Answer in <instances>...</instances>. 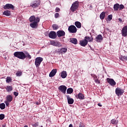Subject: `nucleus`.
<instances>
[{
	"mask_svg": "<svg viewBox=\"0 0 127 127\" xmlns=\"http://www.w3.org/2000/svg\"><path fill=\"white\" fill-rule=\"evenodd\" d=\"M125 91L123 89L120 88V87H117L115 89V93L117 96L123 95Z\"/></svg>",
	"mask_w": 127,
	"mask_h": 127,
	"instance_id": "nucleus-6",
	"label": "nucleus"
},
{
	"mask_svg": "<svg viewBox=\"0 0 127 127\" xmlns=\"http://www.w3.org/2000/svg\"><path fill=\"white\" fill-rule=\"evenodd\" d=\"M59 28V27L58 25L56 24H53V29L54 30H57Z\"/></svg>",
	"mask_w": 127,
	"mask_h": 127,
	"instance_id": "nucleus-32",
	"label": "nucleus"
},
{
	"mask_svg": "<svg viewBox=\"0 0 127 127\" xmlns=\"http://www.w3.org/2000/svg\"><path fill=\"white\" fill-rule=\"evenodd\" d=\"M94 40H95L97 42L99 43L102 42V40H103V36L99 34L98 35L96 38L94 39Z\"/></svg>",
	"mask_w": 127,
	"mask_h": 127,
	"instance_id": "nucleus-15",
	"label": "nucleus"
},
{
	"mask_svg": "<svg viewBox=\"0 0 127 127\" xmlns=\"http://www.w3.org/2000/svg\"><path fill=\"white\" fill-rule=\"evenodd\" d=\"M69 127H73V125L72 124H70L69 125Z\"/></svg>",
	"mask_w": 127,
	"mask_h": 127,
	"instance_id": "nucleus-49",
	"label": "nucleus"
},
{
	"mask_svg": "<svg viewBox=\"0 0 127 127\" xmlns=\"http://www.w3.org/2000/svg\"><path fill=\"white\" fill-rule=\"evenodd\" d=\"M120 4L119 3H116L114 5V10L117 11L119 9Z\"/></svg>",
	"mask_w": 127,
	"mask_h": 127,
	"instance_id": "nucleus-24",
	"label": "nucleus"
},
{
	"mask_svg": "<svg viewBox=\"0 0 127 127\" xmlns=\"http://www.w3.org/2000/svg\"><path fill=\"white\" fill-rule=\"evenodd\" d=\"M3 15L5 16H10L11 15V12L9 10H5L3 12Z\"/></svg>",
	"mask_w": 127,
	"mask_h": 127,
	"instance_id": "nucleus-25",
	"label": "nucleus"
},
{
	"mask_svg": "<svg viewBox=\"0 0 127 127\" xmlns=\"http://www.w3.org/2000/svg\"><path fill=\"white\" fill-rule=\"evenodd\" d=\"M74 24L75 26L78 29H80L82 27L81 23H80V22H78V21L75 22Z\"/></svg>",
	"mask_w": 127,
	"mask_h": 127,
	"instance_id": "nucleus-21",
	"label": "nucleus"
},
{
	"mask_svg": "<svg viewBox=\"0 0 127 127\" xmlns=\"http://www.w3.org/2000/svg\"><path fill=\"white\" fill-rule=\"evenodd\" d=\"M58 89L60 91H61V92L65 94L67 88L66 86H65V85H60Z\"/></svg>",
	"mask_w": 127,
	"mask_h": 127,
	"instance_id": "nucleus-11",
	"label": "nucleus"
},
{
	"mask_svg": "<svg viewBox=\"0 0 127 127\" xmlns=\"http://www.w3.org/2000/svg\"><path fill=\"white\" fill-rule=\"evenodd\" d=\"M30 26L33 29L37 28L39 26V23L40 22V17H36L34 15L31 16L29 18Z\"/></svg>",
	"mask_w": 127,
	"mask_h": 127,
	"instance_id": "nucleus-1",
	"label": "nucleus"
},
{
	"mask_svg": "<svg viewBox=\"0 0 127 127\" xmlns=\"http://www.w3.org/2000/svg\"><path fill=\"white\" fill-rule=\"evenodd\" d=\"M60 51H61L62 53H65L67 51V48H62Z\"/></svg>",
	"mask_w": 127,
	"mask_h": 127,
	"instance_id": "nucleus-35",
	"label": "nucleus"
},
{
	"mask_svg": "<svg viewBox=\"0 0 127 127\" xmlns=\"http://www.w3.org/2000/svg\"><path fill=\"white\" fill-rule=\"evenodd\" d=\"M43 60H44L43 58L41 57H37L36 58L35 61V65H36V67L37 68L39 67L40 66Z\"/></svg>",
	"mask_w": 127,
	"mask_h": 127,
	"instance_id": "nucleus-4",
	"label": "nucleus"
},
{
	"mask_svg": "<svg viewBox=\"0 0 127 127\" xmlns=\"http://www.w3.org/2000/svg\"><path fill=\"white\" fill-rule=\"evenodd\" d=\"M77 99L83 100L84 99V96L82 93H79L77 95V97H76Z\"/></svg>",
	"mask_w": 127,
	"mask_h": 127,
	"instance_id": "nucleus-19",
	"label": "nucleus"
},
{
	"mask_svg": "<svg viewBox=\"0 0 127 127\" xmlns=\"http://www.w3.org/2000/svg\"><path fill=\"white\" fill-rule=\"evenodd\" d=\"M122 35L124 37H127V25L124 26L122 30Z\"/></svg>",
	"mask_w": 127,
	"mask_h": 127,
	"instance_id": "nucleus-9",
	"label": "nucleus"
},
{
	"mask_svg": "<svg viewBox=\"0 0 127 127\" xmlns=\"http://www.w3.org/2000/svg\"><path fill=\"white\" fill-rule=\"evenodd\" d=\"M49 37L52 39H56L57 37V33L55 31H51L49 33Z\"/></svg>",
	"mask_w": 127,
	"mask_h": 127,
	"instance_id": "nucleus-8",
	"label": "nucleus"
},
{
	"mask_svg": "<svg viewBox=\"0 0 127 127\" xmlns=\"http://www.w3.org/2000/svg\"><path fill=\"white\" fill-rule=\"evenodd\" d=\"M41 127H43V126H42Z\"/></svg>",
	"mask_w": 127,
	"mask_h": 127,
	"instance_id": "nucleus-52",
	"label": "nucleus"
},
{
	"mask_svg": "<svg viewBox=\"0 0 127 127\" xmlns=\"http://www.w3.org/2000/svg\"><path fill=\"white\" fill-rule=\"evenodd\" d=\"M98 106H100V107H102V104H101L100 103H98Z\"/></svg>",
	"mask_w": 127,
	"mask_h": 127,
	"instance_id": "nucleus-50",
	"label": "nucleus"
},
{
	"mask_svg": "<svg viewBox=\"0 0 127 127\" xmlns=\"http://www.w3.org/2000/svg\"><path fill=\"white\" fill-rule=\"evenodd\" d=\"M85 37H88V38L86 40V41H88V42H93V38L92 37H91V38H90L88 36H86Z\"/></svg>",
	"mask_w": 127,
	"mask_h": 127,
	"instance_id": "nucleus-36",
	"label": "nucleus"
},
{
	"mask_svg": "<svg viewBox=\"0 0 127 127\" xmlns=\"http://www.w3.org/2000/svg\"><path fill=\"white\" fill-rule=\"evenodd\" d=\"M79 127H85V125L83 123L80 122L79 125Z\"/></svg>",
	"mask_w": 127,
	"mask_h": 127,
	"instance_id": "nucleus-42",
	"label": "nucleus"
},
{
	"mask_svg": "<svg viewBox=\"0 0 127 127\" xmlns=\"http://www.w3.org/2000/svg\"><path fill=\"white\" fill-rule=\"evenodd\" d=\"M14 95L15 97L18 96V93L17 92H14Z\"/></svg>",
	"mask_w": 127,
	"mask_h": 127,
	"instance_id": "nucleus-46",
	"label": "nucleus"
},
{
	"mask_svg": "<svg viewBox=\"0 0 127 127\" xmlns=\"http://www.w3.org/2000/svg\"><path fill=\"white\" fill-rule=\"evenodd\" d=\"M77 40L76 38H70L69 39V42L74 45H76L77 44Z\"/></svg>",
	"mask_w": 127,
	"mask_h": 127,
	"instance_id": "nucleus-20",
	"label": "nucleus"
},
{
	"mask_svg": "<svg viewBox=\"0 0 127 127\" xmlns=\"http://www.w3.org/2000/svg\"><path fill=\"white\" fill-rule=\"evenodd\" d=\"M57 72V69H54L52 70V71H51L49 73V77H54L56 73Z\"/></svg>",
	"mask_w": 127,
	"mask_h": 127,
	"instance_id": "nucleus-18",
	"label": "nucleus"
},
{
	"mask_svg": "<svg viewBox=\"0 0 127 127\" xmlns=\"http://www.w3.org/2000/svg\"><path fill=\"white\" fill-rule=\"evenodd\" d=\"M2 127H4V126H3Z\"/></svg>",
	"mask_w": 127,
	"mask_h": 127,
	"instance_id": "nucleus-55",
	"label": "nucleus"
},
{
	"mask_svg": "<svg viewBox=\"0 0 127 127\" xmlns=\"http://www.w3.org/2000/svg\"><path fill=\"white\" fill-rule=\"evenodd\" d=\"M12 79L11 78V77H6V82L7 83H9L10 82H12Z\"/></svg>",
	"mask_w": 127,
	"mask_h": 127,
	"instance_id": "nucleus-30",
	"label": "nucleus"
},
{
	"mask_svg": "<svg viewBox=\"0 0 127 127\" xmlns=\"http://www.w3.org/2000/svg\"><path fill=\"white\" fill-rule=\"evenodd\" d=\"M4 119V115L3 114H0V120H2Z\"/></svg>",
	"mask_w": 127,
	"mask_h": 127,
	"instance_id": "nucleus-41",
	"label": "nucleus"
},
{
	"mask_svg": "<svg viewBox=\"0 0 127 127\" xmlns=\"http://www.w3.org/2000/svg\"><path fill=\"white\" fill-rule=\"evenodd\" d=\"M13 55L20 60H23L25 59V54L22 52H16L14 53Z\"/></svg>",
	"mask_w": 127,
	"mask_h": 127,
	"instance_id": "nucleus-2",
	"label": "nucleus"
},
{
	"mask_svg": "<svg viewBox=\"0 0 127 127\" xmlns=\"http://www.w3.org/2000/svg\"><path fill=\"white\" fill-rule=\"evenodd\" d=\"M108 18L109 21H111L113 19V15L112 14L108 15Z\"/></svg>",
	"mask_w": 127,
	"mask_h": 127,
	"instance_id": "nucleus-40",
	"label": "nucleus"
},
{
	"mask_svg": "<svg viewBox=\"0 0 127 127\" xmlns=\"http://www.w3.org/2000/svg\"><path fill=\"white\" fill-rule=\"evenodd\" d=\"M6 90L7 92H10L13 90V87L11 85H8L6 87Z\"/></svg>",
	"mask_w": 127,
	"mask_h": 127,
	"instance_id": "nucleus-23",
	"label": "nucleus"
},
{
	"mask_svg": "<svg viewBox=\"0 0 127 127\" xmlns=\"http://www.w3.org/2000/svg\"><path fill=\"white\" fill-rule=\"evenodd\" d=\"M3 8L4 9H11L12 10H14V6L13 5H12V4L7 3L3 6Z\"/></svg>",
	"mask_w": 127,
	"mask_h": 127,
	"instance_id": "nucleus-10",
	"label": "nucleus"
},
{
	"mask_svg": "<svg viewBox=\"0 0 127 127\" xmlns=\"http://www.w3.org/2000/svg\"><path fill=\"white\" fill-rule=\"evenodd\" d=\"M32 126L34 127H38L39 126V122H36V123H33Z\"/></svg>",
	"mask_w": 127,
	"mask_h": 127,
	"instance_id": "nucleus-38",
	"label": "nucleus"
},
{
	"mask_svg": "<svg viewBox=\"0 0 127 127\" xmlns=\"http://www.w3.org/2000/svg\"><path fill=\"white\" fill-rule=\"evenodd\" d=\"M89 38L88 37H84V40L79 41V45L82 47H85L87 44L88 41H87V39Z\"/></svg>",
	"mask_w": 127,
	"mask_h": 127,
	"instance_id": "nucleus-7",
	"label": "nucleus"
},
{
	"mask_svg": "<svg viewBox=\"0 0 127 127\" xmlns=\"http://www.w3.org/2000/svg\"><path fill=\"white\" fill-rule=\"evenodd\" d=\"M107 81L108 83H109L112 86H115L116 84V82L114 81L113 79L108 78L107 79Z\"/></svg>",
	"mask_w": 127,
	"mask_h": 127,
	"instance_id": "nucleus-14",
	"label": "nucleus"
},
{
	"mask_svg": "<svg viewBox=\"0 0 127 127\" xmlns=\"http://www.w3.org/2000/svg\"><path fill=\"white\" fill-rule=\"evenodd\" d=\"M50 44L51 45L56 47H61L62 46V44L59 42L51 41Z\"/></svg>",
	"mask_w": 127,
	"mask_h": 127,
	"instance_id": "nucleus-12",
	"label": "nucleus"
},
{
	"mask_svg": "<svg viewBox=\"0 0 127 127\" xmlns=\"http://www.w3.org/2000/svg\"><path fill=\"white\" fill-rule=\"evenodd\" d=\"M60 10H61V9L59 7H57L56 9H55V11L56 12H59L60 11Z\"/></svg>",
	"mask_w": 127,
	"mask_h": 127,
	"instance_id": "nucleus-43",
	"label": "nucleus"
},
{
	"mask_svg": "<svg viewBox=\"0 0 127 127\" xmlns=\"http://www.w3.org/2000/svg\"><path fill=\"white\" fill-rule=\"evenodd\" d=\"M106 16V12H102L100 15V18L101 20H104L105 19Z\"/></svg>",
	"mask_w": 127,
	"mask_h": 127,
	"instance_id": "nucleus-27",
	"label": "nucleus"
},
{
	"mask_svg": "<svg viewBox=\"0 0 127 127\" xmlns=\"http://www.w3.org/2000/svg\"><path fill=\"white\" fill-rule=\"evenodd\" d=\"M125 8V6L123 4H121L119 5V10H122Z\"/></svg>",
	"mask_w": 127,
	"mask_h": 127,
	"instance_id": "nucleus-39",
	"label": "nucleus"
},
{
	"mask_svg": "<svg viewBox=\"0 0 127 127\" xmlns=\"http://www.w3.org/2000/svg\"><path fill=\"white\" fill-rule=\"evenodd\" d=\"M79 6V2L78 1H75L74 3L72 4L71 6L70 7V9L73 12H74Z\"/></svg>",
	"mask_w": 127,
	"mask_h": 127,
	"instance_id": "nucleus-3",
	"label": "nucleus"
},
{
	"mask_svg": "<svg viewBox=\"0 0 127 127\" xmlns=\"http://www.w3.org/2000/svg\"><path fill=\"white\" fill-rule=\"evenodd\" d=\"M66 98L67 100V102L69 105H72L73 104L74 101L73 98H70L69 95H66Z\"/></svg>",
	"mask_w": 127,
	"mask_h": 127,
	"instance_id": "nucleus-16",
	"label": "nucleus"
},
{
	"mask_svg": "<svg viewBox=\"0 0 127 127\" xmlns=\"http://www.w3.org/2000/svg\"><path fill=\"white\" fill-rule=\"evenodd\" d=\"M5 105L7 106L9 105V103L7 102H5Z\"/></svg>",
	"mask_w": 127,
	"mask_h": 127,
	"instance_id": "nucleus-48",
	"label": "nucleus"
},
{
	"mask_svg": "<svg viewBox=\"0 0 127 127\" xmlns=\"http://www.w3.org/2000/svg\"><path fill=\"white\" fill-rule=\"evenodd\" d=\"M36 104L38 105V103H36Z\"/></svg>",
	"mask_w": 127,
	"mask_h": 127,
	"instance_id": "nucleus-53",
	"label": "nucleus"
},
{
	"mask_svg": "<svg viewBox=\"0 0 127 127\" xmlns=\"http://www.w3.org/2000/svg\"><path fill=\"white\" fill-rule=\"evenodd\" d=\"M25 59L26 58H28L29 59H31L32 57L29 55V53L26 52L25 54Z\"/></svg>",
	"mask_w": 127,
	"mask_h": 127,
	"instance_id": "nucleus-33",
	"label": "nucleus"
},
{
	"mask_svg": "<svg viewBox=\"0 0 127 127\" xmlns=\"http://www.w3.org/2000/svg\"><path fill=\"white\" fill-rule=\"evenodd\" d=\"M6 107V106H5V104H4V103H1L0 104V108L1 109V110H3Z\"/></svg>",
	"mask_w": 127,
	"mask_h": 127,
	"instance_id": "nucleus-34",
	"label": "nucleus"
},
{
	"mask_svg": "<svg viewBox=\"0 0 127 127\" xmlns=\"http://www.w3.org/2000/svg\"><path fill=\"white\" fill-rule=\"evenodd\" d=\"M57 34L58 37H64L65 35V33L64 30H59Z\"/></svg>",
	"mask_w": 127,
	"mask_h": 127,
	"instance_id": "nucleus-13",
	"label": "nucleus"
},
{
	"mask_svg": "<svg viewBox=\"0 0 127 127\" xmlns=\"http://www.w3.org/2000/svg\"><path fill=\"white\" fill-rule=\"evenodd\" d=\"M119 120H116V119H112L111 120V124L114 125H116L118 124Z\"/></svg>",
	"mask_w": 127,
	"mask_h": 127,
	"instance_id": "nucleus-26",
	"label": "nucleus"
},
{
	"mask_svg": "<svg viewBox=\"0 0 127 127\" xmlns=\"http://www.w3.org/2000/svg\"><path fill=\"white\" fill-rule=\"evenodd\" d=\"M36 104L38 105V103H36Z\"/></svg>",
	"mask_w": 127,
	"mask_h": 127,
	"instance_id": "nucleus-54",
	"label": "nucleus"
},
{
	"mask_svg": "<svg viewBox=\"0 0 127 127\" xmlns=\"http://www.w3.org/2000/svg\"><path fill=\"white\" fill-rule=\"evenodd\" d=\"M40 5V3L39 2H37V1H34L31 5L30 6H32V7L35 8V7H38L39 5Z\"/></svg>",
	"mask_w": 127,
	"mask_h": 127,
	"instance_id": "nucleus-17",
	"label": "nucleus"
},
{
	"mask_svg": "<svg viewBox=\"0 0 127 127\" xmlns=\"http://www.w3.org/2000/svg\"><path fill=\"white\" fill-rule=\"evenodd\" d=\"M68 31L70 33L75 34L77 31V29L75 25H71L68 27Z\"/></svg>",
	"mask_w": 127,
	"mask_h": 127,
	"instance_id": "nucleus-5",
	"label": "nucleus"
},
{
	"mask_svg": "<svg viewBox=\"0 0 127 127\" xmlns=\"http://www.w3.org/2000/svg\"><path fill=\"white\" fill-rule=\"evenodd\" d=\"M22 72L21 71H17L16 72L15 74L17 76H20L22 75Z\"/></svg>",
	"mask_w": 127,
	"mask_h": 127,
	"instance_id": "nucleus-37",
	"label": "nucleus"
},
{
	"mask_svg": "<svg viewBox=\"0 0 127 127\" xmlns=\"http://www.w3.org/2000/svg\"><path fill=\"white\" fill-rule=\"evenodd\" d=\"M59 17H60V14H59V13H56L55 14V17L56 18H58Z\"/></svg>",
	"mask_w": 127,
	"mask_h": 127,
	"instance_id": "nucleus-44",
	"label": "nucleus"
},
{
	"mask_svg": "<svg viewBox=\"0 0 127 127\" xmlns=\"http://www.w3.org/2000/svg\"><path fill=\"white\" fill-rule=\"evenodd\" d=\"M93 78H94V80L95 81V82L97 84H100V81L98 80V78L97 77V76L95 75H94L93 76Z\"/></svg>",
	"mask_w": 127,
	"mask_h": 127,
	"instance_id": "nucleus-28",
	"label": "nucleus"
},
{
	"mask_svg": "<svg viewBox=\"0 0 127 127\" xmlns=\"http://www.w3.org/2000/svg\"><path fill=\"white\" fill-rule=\"evenodd\" d=\"M123 59L124 60L127 61V56H121V59Z\"/></svg>",
	"mask_w": 127,
	"mask_h": 127,
	"instance_id": "nucleus-45",
	"label": "nucleus"
},
{
	"mask_svg": "<svg viewBox=\"0 0 127 127\" xmlns=\"http://www.w3.org/2000/svg\"><path fill=\"white\" fill-rule=\"evenodd\" d=\"M118 20H119V22H123V20L122 19H121V18L118 19Z\"/></svg>",
	"mask_w": 127,
	"mask_h": 127,
	"instance_id": "nucleus-47",
	"label": "nucleus"
},
{
	"mask_svg": "<svg viewBox=\"0 0 127 127\" xmlns=\"http://www.w3.org/2000/svg\"><path fill=\"white\" fill-rule=\"evenodd\" d=\"M73 92V88H68L67 89V93L68 94H71Z\"/></svg>",
	"mask_w": 127,
	"mask_h": 127,
	"instance_id": "nucleus-31",
	"label": "nucleus"
},
{
	"mask_svg": "<svg viewBox=\"0 0 127 127\" xmlns=\"http://www.w3.org/2000/svg\"><path fill=\"white\" fill-rule=\"evenodd\" d=\"M67 76V73L66 71H63L61 73V76L63 78H65Z\"/></svg>",
	"mask_w": 127,
	"mask_h": 127,
	"instance_id": "nucleus-29",
	"label": "nucleus"
},
{
	"mask_svg": "<svg viewBox=\"0 0 127 127\" xmlns=\"http://www.w3.org/2000/svg\"><path fill=\"white\" fill-rule=\"evenodd\" d=\"M24 127H28L27 125H25Z\"/></svg>",
	"mask_w": 127,
	"mask_h": 127,
	"instance_id": "nucleus-51",
	"label": "nucleus"
},
{
	"mask_svg": "<svg viewBox=\"0 0 127 127\" xmlns=\"http://www.w3.org/2000/svg\"><path fill=\"white\" fill-rule=\"evenodd\" d=\"M13 99V97L10 95H8L6 96V100L8 102H11Z\"/></svg>",
	"mask_w": 127,
	"mask_h": 127,
	"instance_id": "nucleus-22",
	"label": "nucleus"
}]
</instances>
